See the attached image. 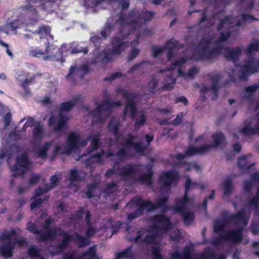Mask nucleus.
<instances>
[{"label": "nucleus", "instance_id": "f257e3e1", "mask_svg": "<svg viewBox=\"0 0 259 259\" xmlns=\"http://www.w3.org/2000/svg\"><path fill=\"white\" fill-rule=\"evenodd\" d=\"M149 220L153 224L147 231L149 234L146 235L143 239H141L140 243L155 244L156 243L157 238L167 233L172 228L170 218L164 214L153 215Z\"/></svg>", "mask_w": 259, "mask_h": 259}, {"label": "nucleus", "instance_id": "f03ea898", "mask_svg": "<svg viewBox=\"0 0 259 259\" xmlns=\"http://www.w3.org/2000/svg\"><path fill=\"white\" fill-rule=\"evenodd\" d=\"M168 201L169 197L165 196L156 199L155 203H153L149 199L143 200L140 196L137 195L133 197L131 201L137 206V208L127 215V221L131 222L134 219L140 217L143 214L145 209L148 211H151L161 208L163 211L165 212L169 209L167 204Z\"/></svg>", "mask_w": 259, "mask_h": 259}, {"label": "nucleus", "instance_id": "7ed1b4c3", "mask_svg": "<svg viewBox=\"0 0 259 259\" xmlns=\"http://www.w3.org/2000/svg\"><path fill=\"white\" fill-rule=\"evenodd\" d=\"M213 38L210 36L203 37L198 45V48L200 51V54L197 60H212L219 55L223 50L222 46H217L209 49V45L212 42Z\"/></svg>", "mask_w": 259, "mask_h": 259}, {"label": "nucleus", "instance_id": "20e7f679", "mask_svg": "<svg viewBox=\"0 0 259 259\" xmlns=\"http://www.w3.org/2000/svg\"><path fill=\"white\" fill-rule=\"evenodd\" d=\"M127 139L123 144L122 147L116 152V156L119 159H125L128 155V149L133 148L134 151L142 155H145V151L147 149L146 146H144L140 142H134V140L136 137L132 134H127Z\"/></svg>", "mask_w": 259, "mask_h": 259}, {"label": "nucleus", "instance_id": "39448f33", "mask_svg": "<svg viewBox=\"0 0 259 259\" xmlns=\"http://www.w3.org/2000/svg\"><path fill=\"white\" fill-rule=\"evenodd\" d=\"M155 15V12L146 10H138L136 8L133 9L130 16L134 19L128 22V25L133 30H138L141 26L142 21L146 22L152 20Z\"/></svg>", "mask_w": 259, "mask_h": 259}, {"label": "nucleus", "instance_id": "423d86ee", "mask_svg": "<svg viewBox=\"0 0 259 259\" xmlns=\"http://www.w3.org/2000/svg\"><path fill=\"white\" fill-rule=\"evenodd\" d=\"M244 227L238 226L234 229L226 230L225 233H221L219 237L211 240L213 245L218 246L221 243V240L229 241L234 243H240L243 239Z\"/></svg>", "mask_w": 259, "mask_h": 259}, {"label": "nucleus", "instance_id": "0eeeda50", "mask_svg": "<svg viewBox=\"0 0 259 259\" xmlns=\"http://www.w3.org/2000/svg\"><path fill=\"white\" fill-rule=\"evenodd\" d=\"M80 135L79 133L75 132L70 133L65 141L66 146L64 150H61V147L57 145L54 151V154L56 155L58 153L70 155L72 152L76 151L79 148V141Z\"/></svg>", "mask_w": 259, "mask_h": 259}, {"label": "nucleus", "instance_id": "6e6552de", "mask_svg": "<svg viewBox=\"0 0 259 259\" xmlns=\"http://www.w3.org/2000/svg\"><path fill=\"white\" fill-rule=\"evenodd\" d=\"M118 93H120L122 97L126 100L125 107L123 110V116H127L130 112L132 118L135 119L138 112V108L135 102L136 95L134 93L129 92L125 89H120L118 91Z\"/></svg>", "mask_w": 259, "mask_h": 259}, {"label": "nucleus", "instance_id": "1a4fd4ad", "mask_svg": "<svg viewBox=\"0 0 259 259\" xmlns=\"http://www.w3.org/2000/svg\"><path fill=\"white\" fill-rule=\"evenodd\" d=\"M129 33H123L120 30L117 34L114 35L111 39V53L113 55H120L128 46V42L125 40L128 37Z\"/></svg>", "mask_w": 259, "mask_h": 259}, {"label": "nucleus", "instance_id": "9d476101", "mask_svg": "<svg viewBox=\"0 0 259 259\" xmlns=\"http://www.w3.org/2000/svg\"><path fill=\"white\" fill-rule=\"evenodd\" d=\"M30 165L31 162L26 153L17 156L16 163L11 167V170L14 171L12 176L17 177L23 175L30 168Z\"/></svg>", "mask_w": 259, "mask_h": 259}, {"label": "nucleus", "instance_id": "9b49d317", "mask_svg": "<svg viewBox=\"0 0 259 259\" xmlns=\"http://www.w3.org/2000/svg\"><path fill=\"white\" fill-rule=\"evenodd\" d=\"M188 59L185 57H182L171 63V66L167 69L169 71L174 70L176 67H178V76L184 78H189L193 79L195 76L199 72V69L196 66L190 67L187 73H185L182 69L181 66L185 64Z\"/></svg>", "mask_w": 259, "mask_h": 259}, {"label": "nucleus", "instance_id": "f8f14e48", "mask_svg": "<svg viewBox=\"0 0 259 259\" xmlns=\"http://www.w3.org/2000/svg\"><path fill=\"white\" fill-rule=\"evenodd\" d=\"M180 179L179 172L175 170H169L163 172L159 177V181L162 184V189L168 191L172 185H176Z\"/></svg>", "mask_w": 259, "mask_h": 259}, {"label": "nucleus", "instance_id": "ddd939ff", "mask_svg": "<svg viewBox=\"0 0 259 259\" xmlns=\"http://www.w3.org/2000/svg\"><path fill=\"white\" fill-rule=\"evenodd\" d=\"M190 185L191 179L188 177L185 183V191L183 197L176 199L175 205L173 208L176 212L179 213L186 209L185 206L190 200L188 197V192L190 188Z\"/></svg>", "mask_w": 259, "mask_h": 259}, {"label": "nucleus", "instance_id": "4468645a", "mask_svg": "<svg viewBox=\"0 0 259 259\" xmlns=\"http://www.w3.org/2000/svg\"><path fill=\"white\" fill-rule=\"evenodd\" d=\"M241 74L239 78L240 80L246 79L251 74L257 71L256 61L253 57L245 61V64L240 66Z\"/></svg>", "mask_w": 259, "mask_h": 259}, {"label": "nucleus", "instance_id": "2eb2a0df", "mask_svg": "<svg viewBox=\"0 0 259 259\" xmlns=\"http://www.w3.org/2000/svg\"><path fill=\"white\" fill-rule=\"evenodd\" d=\"M112 110L110 99H106L104 100L102 104L99 105L96 108L91 110L90 112V114L93 117L98 115L97 122L103 123L105 121L106 119L102 117L101 115V113L103 111L111 112Z\"/></svg>", "mask_w": 259, "mask_h": 259}, {"label": "nucleus", "instance_id": "dca6fc26", "mask_svg": "<svg viewBox=\"0 0 259 259\" xmlns=\"http://www.w3.org/2000/svg\"><path fill=\"white\" fill-rule=\"evenodd\" d=\"M63 238L60 243L54 246V250L51 251L52 255L61 254L63 253L65 248L72 241L73 235L67 232H63Z\"/></svg>", "mask_w": 259, "mask_h": 259}, {"label": "nucleus", "instance_id": "f3484780", "mask_svg": "<svg viewBox=\"0 0 259 259\" xmlns=\"http://www.w3.org/2000/svg\"><path fill=\"white\" fill-rule=\"evenodd\" d=\"M226 217L228 223H233L235 224H242L244 226L247 225L248 222V217L245 213L244 208H242L240 211L234 214H230L228 212V214H226Z\"/></svg>", "mask_w": 259, "mask_h": 259}, {"label": "nucleus", "instance_id": "a211bd4d", "mask_svg": "<svg viewBox=\"0 0 259 259\" xmlns=\"http://www.w3.org/2000/svg\"><path fill=\"white\" fill-rule=\"evenodd\" d=\"M147 172L142 174L139 177L135 178L133 180L135 182H139L142 185H145L148 187H152L153 184V176L154 172L153 171V166L148 164L146 167Z\"/></svg>", "mask_w": 259, "mask_h": 259}, {"label": "nucleus", "instance_id": "6ab92c4d", "mask_svg": "<svg viewBox=\"0 0 259 259\" xmlns=\"http://www.w3.org/2000/svg\"><path fill=\"white\" fill-rule=\"evenodd\" d=\"M143 165L140 163L130 162L124 166L120 167L118 164L117 170V173L121 176H128L139 172Z\"/></svg>", "mask_w": 259, "mask_h": 259}, {"label": "nucleus", "instance_id": "aec40b11", "mask_svg": "<svg viewBox=\"0 0 259 259\" xmlns=\"http://www.w3.org/2000/svg\"><path fill=\"white\" fill-rule=\"evenodd\" d=\"M63 232H66L60 228L55 226L46 232H41L39 237H36L38 241L45 242L48 240L53 241L57 236H62Z\"/></svg>", "mask_w": 259, "mask_h": 259}, {"label": "nucleus", "instance_id": "412c9836", "mask_svg": "<svg viewBox=\"0 0 259 259\" xmlns=\"http://www.w3.org/2000/svg\"><path fill=\"white\" fill-rule=\"evenodd\" d=\"M214 146L211 145H204L201 146L189 145L184 152L186 156H191L196 154H204L209 151Z\"/></svg>", "mask_w": 259, "mask_h": 259}, {"label": "nucleus", "instance_id": "4be33fe9", "mask_svg": "<svg viewBox=\"0 0 259 259\" xmlns=\"http://www.w3.org/2000/svg\"><path fill=\"white\" fill-rule=\"evenodd\" d=\"M224 57L228 61H232L234 63L237 62L242 53V49L237 47L233 49L226 47L224 49Z\"/></svg>", "mask_w": 259, "mask_h": 259}, {"label": "nucleus", "instance_id": "5701e85b", "mask_svg": "<svg viewBox=\"0 0 259 259\" xmlns=\"http://www.w3.org/2000/svg\"><path fill=\"white\" fill-rule=\"evenodd\" d=\"M121 126L119 120L114 117H112L108 123V129L114 136L116 141L121 137V134L119 132Z\"/></svg>", "mask_w": 259, "mask_h": 259}, {"label": "nucleus", "instance_id": "b1692460", "mask_svg": "<svg viewBox=\"0 0 259 259\" xmlns=\"http://www.w3.org/2000/svg\"><path fill=\"white\" fill-rule=\"evenodd\" d=\"M227 256L224 253L217 254L214 250L210 247L205 248L203 251L200 253L198 259H226Z\"/></svg>", "mask_w": 259, "mask_h": 259}, {"label": "nucleus", "instance_id": "393cba45", "mask_svg": "<svg viewBox=\"0 0 259 259\" xmlns=\"http://www.w3.org/2000/svg\"><path fill=\"white\" fill-rule=\"evenodd\" d=\"M13 236L10 239H8L9 241L4 244V245L0 246V253L4 257H10L13 255V251L16 246V243L11 241L12 237H15Z\"/></svg>", "mask_w": 259, "mask_h": 259}, {"label": "nucleus", "instance_id": "a878e982", "mask_svg": "<svg viewBox=\"0 0 259 259\" xmlns=\"http://www.w3.org/2000/svg\"><path fill=\"white\" fill-rule=\"evenodd\" d=\"M207 76L211 80V91L213 92L215 98H217L218 96V92L220 90L219 82L223 77L222 74L221 73L214 75H212V73H208Z\"/></svg>", "mask_w": 259, "mask_h": 259}, {"label": "nucleus", "instance_id": "bb28decb", "mask_svg": "<svg viewBox=\"0 0 259 259\" xmlns=\"http://www.w3.org/2000/svg\"><path fill=\"white\" fill-rule=\"evenodd\" d=\"M191 250L192 247L186 245L183 249L182 253L176 250L170 254V257L172 259H190Z\"/></svg>", "mask_w": 259, "mask_h": 259}, {"label": "nucleus", "instance_id": "cd10ccee", "mask_svg": "<svg viewBox=\"0 0 259 259\" xmlns=\"http://www.w3.org/2000/svg\"><path fill=\"white\" fill-rule=\"evenodd\" d=\"M99 137V135H93V138L90 140L91 143L86 149L85 153L82 154V156H87L99 149L101 145Z\"/></svg>", "mask_w": 259, "mask_h": 259}, {"label": "nucleus", "instance_id": "c85d7f7f", "mask_svg": "<svg viewBox=\"0 0 259 259\" xmlns=\"http://www.w3.org/2000/svg\"><path fill=\"white\" fill-rule=\"evenodd\" d=\"M226 214H228V211H224L222 213L223 219L215 222L214 225L213 231L215 233L223 232L225 233L226 225L229 223L227 220Z\"/></svg>", "mask_w": 259, "mask_h": 259}, {"label": "nucleus", "instance_id": "c756f323", "mask_svg": "<svg viewBox=\"0 0 259 259\" xmlns=\"http://www.w3.org/2000/svg\"><path fill=\"white\" fill-rule=\"evenodd\" d=\"M185 226H189L194 222L195 215L194 213L187 209L179 212Z\"/></svg>", "mask_w": 259, "mask_h": 259}, {"label": "nucleus", "instance_id": "7c9ffc66", "mask_svg": "<svg viewBox=\"0 0 259 259\" xmlns=\"http://www.w3.org/2000/svg\"><path fill=\"white\" fill-rule=\"evenodd\" d=\"M251 154H248L246 156H242L239 158L237 163L240 169L243 170H248L252 166L255 165V163L252 162L250 163L248 161V158L251 157Z\"/></svg>", "mask_w": 259, "mask_h": 259}, {"label": "nucleus", "instance_id": "2f4dec72", "mask_svg": "<svg viewBox=\"0 0 259 259\" xmlns=\"http://www.w3.org/2000/svg\"><path fill=\"white\" fill-rule=\"evenodd\" d=\"M51 27L46 25H41L33 33L34 34H38L40 38H47L48 39V38L50 37L53 39V36L51 35Z\"/></svg>", "mask_w": 259, "mask_h": 259}, {"label": "nucleus", "instance_id": "473e14b6", "mask_svg": "<svg viewBox=\"0 0 259 259\" xmlns=\"http://www.w3.org/2000/svg\"><path fill=\"white\" fill-rule=\"evenodd\" d=\"M80 100V96L74 97L72 100L62 103L60 105V112H69Z\"/></svg>", "mask_w": 259, "mask_h": 259}, {"label": "nucleus", "instance_id": "72a5a7b5", "mask_svg": "<svg viewBox=\"0 0 259 259\" xmlns=\"http://www.w3.org/2000/svg\"><path fill=\"white\" fill-rule=\"evenodd\" d=\"M69 180L71 183L81 181L85 177L86 173L82 170H77L75 168L71 169Z\"/></svg>", "mask_w": 259, "mask_h": 259}, {"label": "nucleus", "instance_id": "f704fd0d", "mask_svg": "<svg viewBox=\"0 0 259 259\" xmlns=\"http://www.w3.org/2000/svg\"><path fill=\"white\" fill-rule=\"evenodd\" d=\"M77 259H99L96 254L95 246L90 247L85 252L77 257Z\"/></svg>", "mask_w": 259, "mask_h": 259}, {"label": "nucleus", "instance_id": "c9c22d12", "mask_svg": "<svg viewBox=\"0 0 259 259\" xmlns=\"http://www.w3.org/2000/svg\"><path fill=\"white\" fill-rule=\"evenodd\" d=\"M72 240L75 241L80 248L87 246L91 243L88 238L77 233H75L74 235H73Z\"/></svg>", "mask_w": 259, "mask_h": 259}, {"label": "nucleus", "instance_id": "e433bc0d", "mask_svg": "<svg viewBox=\"0 0 259 259\" xmlns=\"http://www.w3.org/2000/svg\"><path fill=\"white\" fill-rule=\"evenodd\" d=\"M129 258L134 259L135 254L132 251V247H128L123 249L122 251L116 253L115 259Z\"/></svg>", "mask_w": 259, "mask_h": 259}, {"label": "nucleus", "instance_id": "4c0bfd02", "mask_svg": "<svg viewBox=\"0 0 259 259\" xmlns=\"http://www.w3.org/2000/svg\"><path fill=\"white\" fill-rule=\"evenodd\" d=\"M115 23L113 21H108L103 29L101 31L100 34L103 38L106 39L114 30Z\"/></svg>", "mask_w": 259, "mask_h": 259}, {"label": "nucleus", "instance_id": "58836bf2", "mask_svg": "<svg viewBox=\"0 0 259 259\" xmlns=\"http://www.w3.org/2000/svg\"><path fill=\"white\" fill-rule=\"evenodd\" d=\"M176 83V78L172 73L165 76L163 81V90H166L171 89Z\"/></svg>", "mask_w": 259, "mask_h": 259}, {"label": "nucleus", "instance_id": "ea45409f", "mask_svg": "<svg viewBox=\"0 0 259 259\" xmlns=\"http://www.w3.org/2000/svg\"><path fill=\"white\" fill-rule=\"evenodd\" d=\"M59 119L58 121L57 126L54 128L55 132L62 131L65 128L66 122L68 120V117L63 115L61 112L59 114Z\"/></svg>", "mask_w": 259, "mask_h": 259}, {"label": "nucleus", "instance_id": "a19ab883", "mask_svg": "<svg viewBox=\"0 0 259 259\" xmlns=\"http://www.w3.org/2000/svg\"><path fill=\"white\" fill-rule=\"evenodd\" d=\"M52 142H46L36 153L37 157L45 159L47 156V152L52 146Z\"/></svg>", "mask_w": 259, "mask_h": 259}, {"label": "nucleus", "instance_id": "79ce46f5", "mask_svg": "<svg viewBox=\"0 0 259 259\" xmlns=\"http://www.w3.org/2000/svg\"><path fill=\"white\" fill-rule=\"evenodd\" d=\"M85 163L88 166L93 163H98L102 165L104 163V160L103 158L99 156V154L95 153L86 159Z\"/></svg>", "mask_w": 259, "mask_h": 259}, {"label": "nucleus", "instance_id": "37998d69", "mask_svg": "<svg viewBox=\"0 0 259 259\" xmlns=\"http://www.w3.org/2000/svg\"><path fill=\"white\" fill-rule=\"evenodd\" d=\"M259 51V42L257 40H255L254 41L250 44L245 50V54L248 56H252L254 52H258Z\"/></svg>", "mask_w": 259, "mask_h": 259}, {"label": "nucleus", "instance_id": "c03bdc74", "mask_svg": "<svg viewBox=\"0 0 259 259\" xmlns=\"http://www.w3.org/2000/svg\"><path fill=\"white\" fill-rule=\"evenodd\" d=\"M111 59L110 55L106 51H104L93 59V63H96L100 62L102 63H107L110 61Z\"/></svg>", "mask_w": 259, "mask_h": 259}, {"label": "nucleus", "instance_id": "a18cd8bd", "mask_svg": "<svg viewBox=\"0 0 259 259\" xmlns=\"http://www.w3.org/2000/svg\"><path fill=\"white\" fill-rule=\"evenodd\" d=\"M240 133L244 136H253L258 134V131L255 127H251L250 123H249L241 128L240 130Z\"/></svg>", "mask_w": 259, "mask_h": 259}, {"label": "nucleus", "instance_id": "49530a36", "mask_svg": "<svg viewBox=\"0 0 259 259\" xmlns=\"http://www.w3.org/2000/svg\"><path fill=\"white\" fill-rule=\"evenodd\" d=\"M223 186L224 195L230 197L233 190V186L231 179H226L224 182Z\"/></svg>", "mask_w": 259, "mask_h": 259}, {"label": "nucleus", "instance_id": "de8ad7c7", "mask_svg": "<svg viewBox=\"0 0 259 259\" xmlns=\"http://www.w3.org/2000/svg\"><path fill=\"white\" fill-rule=\"evenodd\" d=\"M211 138L213 139L214 143V145H212L213 146L221 145L226 140L225 135L220 132H218L215 134H213L211 136ZM214 147H213L212 148Z\"/></svg>", "mask_w": 259, "mask_h": 259}, {"label": "nucleus", "instance_id": "09e8293b", "mask_svg": "<svg viewBox=\"0 0 259 259\" xmlns=\"http://www.w3.org/2000/svg\"><path fill=\"white\" fill-rule=\"evenodd\" d=\"M231 33L232 32L231 31L222 32L220 34L218 38L216 39L215 43L218 45V46H220L219 45L220 44L226 41L229 38H230Z\"/></svg>", "mask_w": 259, "mask_h": 259}, {"label": "nucleus", "instance_id": "8fccbe9b", "mask_svg": "<svg viewBox=\"0 0 259 259\" xmlns=\"http://www.w3.org/2000/svg\"><path fill=\"white\" fill-rule=\"evenodd\" d=\"M29 232L33 234L36 235L37 237H39L41 231L38 230L35 224L29 221L26 224V228Z\"/></svg>", "mask_w": 259, "mask_h": 259}, {"label": "nucleus", "instance_id": "3c124183", "mask_svg": "<svg viewBox=\"0 0 259 259\" xmlns=\"http://www.w3.org/2000/svg\"><path fill=\"white\" fill-rule=\"evenodd\" d=\"M118 187L117 184L114 182H111L106 185L103 189V193L105 194L109 195L112 194L117 189Z\"/></svg>", "mask_w": 259, "mask_h": 259}, {"label": "nucleus", "instance_id": "603ef678", "mask_svg": "<svg viewBox=\"0 0 259 259\" xmlns=\"http://www.w3.org/2000/svg\"><path fill=\"white\" fill-rule=\"evenodd\" d=\"M27 254L31 257H38L43 256L41 255L40 250L35 246H31L27 251Z\"/></svg>", "mask_w": 259, "mask_h": 259}, {"label": "nucleus", "instance_id": "864d4df0", "mask_svg": "<svg viewBox=\"0 0 259 259\" xmlns=\"http://www.w3.org/2000/svg\"><path fill=\"white\" fill-rule=\"evenodd\" d=\"M44 130L40 122H38L33 130V136L35 139H40L42 137Z\"/></svg>", "mask_w": 259, "mask_h": 259}, {"label": "nucleus", "instance_id": "5fc2aeb1", "mask_svg": "<svg viewBox=\"0 0 259 259\" xmlns=\"http://www.w3.org/2000/svg\"><path fill=\"white\" fill-rule=\"evenodd\" d=\"M161 249L159 246H153L151 247V252L153 259H163V256L160 253Z\"/></svg>", "mask_w": 259, "mask_h": 259}, {"label": "nucleus", "instance_id": "6e6d98bb", "mask_svg": "<svg viewBox=\"0 0 259 259\" xmlns=\"http://www.w3.org/2000/svg\"><path fill=\"white\" fill-rule=\"evenodd\" d=\"M34 79V77H33L30 78H26L22 81L21 87L23 89L26 94L29 95L30 94V91L28 88V85L32 83Z\"/></svg>", "mask_w": 259, "mask_h": 259}, {"label": "nucleus", "instance_id": "4d7b16f0", "mask_svg": "<svg viewBox=\"0 0 259 259\" xmlns=\"http://www.w3.org/2000/svg\"><path fill=\"white\" fill-rule=\"evenodd\" d=\"M147 117L144 113H142L140 117L137 119L134 123V127L138 128L143 126L146 122Z\"/></svg>", "mask_w": 259, "mask_h": 259}, {"label": "nucleus", "instance_id": "13d9d810", "mask_svg": "<svg viewBox=\"0 0 259 259\" xmlns=\"http://www.w3.org/2000/svg\"><path fill=\"white\" fill-rule=\"evenodd\" d=\"M179 45L178 40L174 39H169L164 46L165 47V49L175 50Z\"/></svg>", "mask_w": 259, "mask_h": 259}, {"label": "nucleus", "instance_id": "bf43d9fd", "mask_svg": "<svg viewBox=\"0 0 259 259\" xmlns=\"http://www.w3.org/2000/svg\"><path fill=\"white\" fill-rule=\"evenodd\" d=\"M158 83L157 79L154 77H152V79L148 82V90L150 93L153 94L155 93L156 88H157Z\"/></svg>", "mask_w": 259, "mask_h": 259}, {"label": "nucleus", "instance_id": "052dcab7", "mask_svg": "<svg viewBox=\"0 0 259 259\" xmlns=\"http://www.w3.org/2000/svg\"><path fill=\"white\" fill-rule=\"evenodd\" d=\"M231 18L232 16H225L223 18L220 19L219 21V23L217 27V30H222L224 28L225 23L229 21L231 19Z\"/></svg>", "mask_w": 259, "mask_h": 259}, {"label": "nucleus", "instance_id": "680f3d73", "mask_svg": "<svg viewBox=\"0 0 259 259\" xmlns=\"http://www.w3.org/2000/svg\"><path fill=\"white\" fill-rule=\"evenodd\" d=\"M114 23L115 24L117 23L119 24L120 26L122 27L125 26L126 24L128 25V22L127 23L126 22V15L122 12L119 13L118 14V18L115 21Z\"/></svg>", "mask_w": 259, "mask_h": 259}, {"label": "nucleus", "instance_id": "e2e57ef3", "mask_svg": "<svg viewBox=\"0 0 259 259\" xmlns=\"http://www.w3.org/2000/svg\"><path fill=\"white\" fill-rule=\"evenodd\" d=\"M17 234L15 229H12L10 232L3 233L2 236H0V241L5 240V239H10L13 236Z\"/></svg>", "mask_w": 259, "mask_h": 259}, {"label": "nucleus", "instance_id": "0e129e2a", "mask_svg": "<svg viewBox=\"0 0 259 259\" xmlns=\"http://www.w3.org/2000/svg\"><path fill=\"white\" fill-rule=\"evenodd\" d=\"M97 187V185L96 183L91 184L88 186L87 191L85 193L87 198L91 199L94 197L93 192Z\"/></svg>", "mask_w": 259, "mask_h": 259}, {"label": "nucleus", "instance_id": "69168bd1", "mask_svg": "<svg viewBox=\"0 0 259 259\" xmlns=\"http://www.w3.org/2000/svg\"><path fill=\"white\" fill-rule=\"evenodd\" d=\"M165 49V47L164 46H160L159 47L156 46L153 47L152 49V56L153 57H156L158 56L159 55L162 53Z\"/></svg>", "mask_w": 259, "mask_h": 259}, {"label": "nucleus", "instance_id": "338daca9", "mask_svg": "<svg viewBox=\"0 0 259 259\" xmlns=\"http://www.w3.org/2000/svg\"><path fill=\"white\" fill-rule=\"evenodd\" d=\"M12 155V153L9 149L4 148L0 151V158L1 159L7 158L8 160H9Z\"/></svg>", "mask_w": 259, "mask_h": 259}, {"label": "nucleus", "instance_id": "774afa93", "mask_svg": "<svg viewBox=\"0 0 259 259\" xmlns=\"http://www.w3.org/2000/svg\"><path fill=\"white\" fill-rule=\"evenodd\" d=\"M139 49L136 48H133L127 56L128 61L130 62L133 60L139 55Z\"/></svg>", "mask_w": 259, "mask_h": 259}]
</instances>
